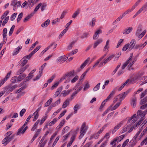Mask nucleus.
<instances>
[{"label":"nucleus","instance_id":"f257e3e1","mask_svg":"<svg viewBox=\"0 0 147 147\" xmlns=\"http://www.w3.org/2000/svg\"><path fill=\"white\" fill-rule=\"evenodd\" d=\"M140 109H146L145 111H142L141 110H139L137 112V116L136 114H134L131 117H129L128 119L127 123H134L138 119L139 117L141 118L143 117L144 119V117L147 113V103L141 106L140 107Z\"/></svg>","mask_w":147,"mask_h":147},{"label":"nucleus","instance_id":"f03ea898","mask_svg":"<svg viewBox=\"0 0 147 147\" xmlns=\"http://www.w3.org/2000/svg\"><path fill=\"white\" fill-rule=\"evenodd\" d=\"M144 120V118L143 117H142L134 125H132L131 124L125 125L122 127V129L121 131L122 133H123L127 131V133H128L131 132L134 129H136L139 126Z\"/></svg>","mask_w":147,"mask_h":147},{"label":"nucleus","instance_id":"7ed1b4c3","mask_svg":"<svg viewBox=\"0 0 147 147\" xmlns=\"http://www.w3.org/2000/svg\"><path fill=\"white\" fill-rule=\"evenodd\" d=\"M146 32V30L143 29L142 27L140 26L137 29L136 35L139 39H141L144 36Z\"/></svg>","mask_w":147,"mask_h":147},{"label":"nucleus","instance_id":"20e7f679","mask_svg":"<svg viewBox=\"0 0 147 147\" xmlns=\"http://www.w3.org/2000/svg\"><path fill=\"white\" fill-rule=\"evenodd\" d=\"M106 54H105L104 56L101 57V58L98 60L95 64H98L99 63L102 64L103 63L106 64L107 62L110 61L113 57H114V55H112L110 56L109 57H108L107 59L104 61L102 62H100V61L106 56Z\"/></svg>","mask_w":147,"mask_h":147},{"label":"nucleus","instance_id":"39448f33","mask_svg":"<svg viewBox=\"0 0 147 147\" xmlns=\"http://www.w3.org/2000/svg\"><path fill=\"white\" fill-rule=\"evenodd\" d=\"M88 129V127L86 125V123H84L82 125L80 129V135L79 138L81 139L84 136Z\"/></svg>","mask_w":147,"mask_h":147},{"label":"nucleus","instance_id":"423d86ee","mask_svg":"<svg viewBox=\"0 0 147 147\" xmlns=\"http://www.w3.org/2000/svg\"><path fill=\"white\" fill-rule=\"evenodd\" d=\"M143 129V128H140L139 129V131L137 132L136 134H135L134 138L133 139L131 140L129 142V144H131L133 146L135 145L137 143V141L136 140V139L138 136H139V134H140V133L141 132L142 130Z\"/></svg>","mask_w":147,"mask_h":147},{"label":"nucleus","instance_id":"0eeeda50","mask_svg":"<svg viewBox=\"0 0 147 147\" xmlns=\"http://www.w3.org/2000/svg\"><path fill=\"white\" fill-rule=\"evenodd\" d=\"M147 10V2L144 4L142 7L133 16V18H135L142 11L145 12Z\"/></svg>","mask_w":147,"mask_h":147},{"label":"nucleus","instance_id":"6e6552de","mask_svg":"<svg viewBox=\"0 0 147 147\" xmlns=\"http://www.w3.org/2000/svg\"><path fill=\"white\" fill-rule=\"evenodd\" d=\"M74 70H72L68 73H66L60 78V82L66 79V78L68 77L71 78L74 75Z\"/></svg>","mask_w":147,"mask_h":147},{"label":"nucleus","instance_id":"1a4fd4ad","mask_svg":"<svg viewBox=\"0 0 147 147\" xmlns=\"http://www.w3.org/2000/svg\"><path fill=\"white\" fill-rule=\"evenodd\" d=\"M144 39L147 40L143 44H140L139 45H136L134 47V49H139L140 50L142 49L146 45L147 43V34L144 38Z\"/></svg>","mask_w":147,"mask_h":147},{"label":"nucleus","instance_id":"9d476101","mask_svg":"<svg viewBox=\"0 0 147 147\" xmlns=\"http://www.w3.org/2000/svg\"><path fill=\"white\" fill-rule=\"evenodd\" d=\"M129 92V91H127L125 92H124L120 94L117 96L118 100L119 101V102H121V101L124 99Z\"/></svg>","mask_w":147,"mask_h":147},{"label":"nucleus","instance_id":"9b49d317","mask_svg":"<svg viewBox=\"0 0 147 147\" xmlns=\"http://www.w3.org/2000/svg\"><path fill=\"white\" fill-rule=\"evenodd\" d=\"M25 126L22 125L18 130L17 133V135H19L21 134H24L27 129V127L26 126L25 127Z\"/></svg>","mask_w":147,"mask_h":147},{"label":"nucleus","instance_id":"f8f14e48","mask_svg":"<svg viewBox=\"0 0 147 147\" xmlns=\"http://www.w3.org/2000/svg\"><path fill=\"white\" fill-rule=\"evenodd\" d=\"M137 103V97L133 95L131 99L130 100V104L131 106L133 107H135L136 106Z\"/></svg>","mask_w":147,"mask_h":147},{"label":"nucleus","instance_id":"ddd939ff","mask_svg":"<svg viewBox=\"0 0 147 147\" xmlns=\"http://www.w3.org/2000/svg\"><path fill=\"white\" fill-rule=\"evenodd\" d=\"M68 57H65V55L59 57L57 59L58 63L61 64L67 60Z\"/></svg>","mask_w":147,"mask_h":147},{"label":"nucleus","instance_id":"4468645a","mask_svg":"<svg viewBox=\"0 0 147 147\" xmlns=\"http://www.w3.org/2000/svg\"><path fill=\"white\" fill-rule=\"evenodd\" d=\"M28 66L25 65H22L21 66V68L16 73V75H19L23 73L28 67Z\"/></svg>","mask_w":147,"mask_h":147},{"label":"nucleus","instance_id":"2eb2a0df","mask_svg":"<svg viewBox=\"0 0 147 147\" xmlns=\"http://www.w3.org/2000/svg\"><path fill=\"white\" fill-rule=\"evenodd\" d=\"M133 55V54L132 53H131L130 54L129 59L124 64H128L129 63V64H133L134 63V62L136 60L135 59L132 60L131 59Z\"/></svg>","mask_w":147,"mask_h":147},{"label":"nucleus","instance_id":"dca6fc26","mask_svg":"<svg viewBox=\"0 0 147 147\" xmlns=\"http://www.w3.org/2000/svg\"><path fill=\"white\" fill-rule=\"evenodd\" d=\"M129 82V80L128 79L123 84V85L120 86H118L115 88L114 89H116V90H118L119 91H121L125 86L127 84H128Z\"/></svg>","mask_w":147,"mask_h":147},{"label":"nucleus","instance_id":"f3484780","mask_svg":"<svg viewBox=\"0 0 147 147\" xmlns=\"http://www.w3.org/2000/svg\"><path fill=\"white\" fill-rule=\"evenodd\" d=\"M72 91L71 89H69L67 90H64L61 92L60 96L63 97H65L69 95Z\"/></svg>","mask_w":147,"mask_h":147},{"label":"nucleus","instance_id":"a211bd4d","mask_svg":"<svg viewBox=\"0 0 147 147\" xmlns=\"http://www.w3.org/2000/svg\"><path fill=\"white\" fill-rule=\"evenodd\" d=\"M102 32L101 30L99 29L96 30L93 36V39L94 40L97 39L99 37V34H101Z\"/></svg>","mask_w":147,"mask_h":147},{"label":"nucleus","instance_id":"6ab92c4d","mask_svg":"<svg viewBox=\"0 0 147 147\" xmlns=\"http://www.w3.org/2000/svg\"><path fill=\"white\" fill-rule=\"evenodd\" d=\"M136 43V41L134 39H132L130 43L129 44V50H131L133 48H134Z\"/></svg>","mask_w":147,"mask_h":147},{"label":"nucleus","instance_id":"aec40b11","mask_svg":"<svg viewBox=\"0 0 147 147\" xmlns=\"http://www.w3.org/2000/svg\"><path fill=\"white\" fill-rule=\"evenodd\" d=\"M129 79V82L128 84H133L135 83L139 80V79L137 75H136L134 77L131 78L130 79Z\"/></svg>","mask_w":147,"mask_h":147},{"label":"nucleus","instance_id":"412c9836","mask_svg":"<svg viewBox=\"0 0 147 147\" xmlns=\"http://www.w3.org/2000/svg\"><path fill=\"white\" fill-rule=\"evenodd\" d=\"M11 138H8L5 137L2 141V143L4 146H5L11 140Z\"/></svg>","mask_w":147,"mask_h":147},{"label":"nucleus","instance_id":"4be33fe9","mask_svg":"<svg viewBox=\"0 0 147 147\" xmlns=\"http://www.w3.org/2000/svg\"><path fill=\"white\" fill-rule=\"evenodd\" d=\"M123 121H121L116 126H115L113 129L112 131V133H114L116 130H117L123 125Z\"/></svg>","mask_w":147,"mask_h":147},{"label":"nucleus","instance_id":"5701e85b","mask_svg":"<svg viewBox=\"0 0 147 147\" xmlns=\"http://www.w3.org/2000/svg\"><path fill=\"white\" fill-rule=\"evenodd\" d=\"M116 91V89H114L111 92L109 95L106 99L105 101L109 100L114 95Z\"/></svg>","mask_w":147,"mask_h":147},{"label":"nucleus","instance_id":"b1692460","mask_svg":"<svg viewBox=\"0 0 147 147\" xmlns=\"http://www.w3.org/2000/svg\"><path fill=\"white\" fill-rule=\"evenodd\" d=\"M110 40H108L106 43L105 45L103 48V51L105 52H107L109 51V44Z\"/></svg>","mask_w":147,"mask_h":147},{"label":"nucleus","instance_id":"393cba45","mask_svg":"<svg viewBox=\"0 0 147 147\" xmlns=\"http://www.w3.org/2000/svg\"><path fill=\"white\" fill-rule=\"evenodd\" d=\"M121 102H119L116 103L113 106V107L112 105H111L110 106H111V108H110V110L111 111H113L116 110L121 105Z\"/></svg>","mask_w":147,"mask_h":147},{"label":"nucleus","instance_id":"a878e982","mask_svg":"<svg viewBox=\"0 0 147 147\" xmlns=\"http://www.w3.org/2000/svg\"><path fill=\"white\" fill-rule=\"evenodd\" d=\"M103 41L102 39L100 38L98 39L94 43L93 45V48H96V47L100 44Z\"/></svg>","mask_w":147,"mask_h":147},{"label":"nucleus","instance_id":"bb28decb","mask_svg":"<svg viewBox=\"0 0 147 147\" xmlns=\"http://www.w3.org/2000/svg\"><path fill=\"white\" fill-rule=\"evenodd\" d=\"M133 30V28L129 27L126 28L123 31V34H127L131 32Z\"/></svg>","mask_w":147,"mask_h":147},{"label":"nucleus","instance_id":"cd10ccee","mask_svg":"<svg viewBox=\"0 0 147 147\" xmlns=\"http://www.w3.org/2000/svg\"><path fill=\"white\" fill-rule=\"evenodd\" d=\"M22 46L20 45L16 48L13 51V55H17L19 52L22 49Z\"/></svg>","mask_w":147,"mask_h":147},{"label":"nucleus","instance_id":"c85d7f7f","mask_svg":"<svg viewBox=\"0 0 147 147\" xmlns=\"http://www.w3.org/2000/svg\"><path fill=\"white\" fill-rule=\"evenodd\" d=\"M76 41V40H74L70 42L67 47V50H70L72 49Z\"/></svg>","mask_w":147,"mask_h":147},{"label":"nucleus","instance_id":"c756f323","mask_svg":"<svg viewBox=\"0 0 147 147\" xmlns=\"http://www.w3.org/2000/svg\"><path fill=\"white\" fill-rule=\"evenodd\" d=\"M62 89V88L61 87L57 89V91L54 95V98H56L57 97L61 91Z\"/></svg>","mask_w":147,"mask_h":147},{"label":"nucleus","instance_id":"7c9ffc66","mask_svg":"<svg viewBox=\"0 0 147 147\" xmlns=\"http://www.w3.org/2000/svg\"><path fill=\"white\" fill-rule=\"evenodd\" d=\"M50 23V20L49 19L47 20L44 22L42 23L41 25V26L43 28H46L47 27L49 24Z\"/></svg>","mask_w":147,"mask_h":147},{"label":"nucleus","instance_id":"2f4dec72","mask_svg":"<svg viewBox=\"0 0 147 147\" xmlns=\"http://www.w3.org/2000/svg\"><path fill=\"white\" fill-rule=\"evenodd\" d=\"M26 76V75L24 74L20 75L18 77L17 81L18 82L21 81L25 78Z\"/></svg>","mask_w":147,"mask_h":147},{"label":"nucleus","instance_id":"473e14b6","mask_svg":"<svg viewBox=\"0 0 147 147\" xmlns=\"http://www.w3.org/2000/svg\"><path fill=\"white\" fill-rule=\"evenodd\" d=\"M142 0H138L135 4L132 7L131 10L132 11L136 7Z\"/></svg>","mask_w":147,"mask_h":147},{"label":"nucleus","instance_id":"72a5a7b5","mask_svg":"<svg viewBox=\"0 0 147 147\" xmlns=\"http://www.w3.org/2000/svg\"><path fill=\"white\" fill-rule=\"evenodd\" d=\"M61 99L59 98L54 103L52 104L51 106L50 107H51V108L54 107L55 106H57L60 103Z\"/></svg>","mask_w":147,"mask_h":147},{"label":"nucleus","instance_id":"f704fd0d","mask_svg":"<svg viewBox=\"0 0 147 147\" xmlns=\"http://www.w3.org/2000/svg\"><path fill=\"white\" fill-rule=\"evenodd\" d=\"M69 104V101L68 99H66L63 103L62 105V108H65L67 107Z\"/></svg>","mask_w":147,"mask_h":147},{"label":"nucleus","instance_id":"c9c22d12","mask_svg":"<svg viewBox=\"0 0 147 147\" xmlns=\"http://www.w3.org/2000/svg\"><path fill=\"white\" fill-rule=\"evenodd\" d=\"M21 2L19 1L16 3V4L13 6V10L14 11H15L18 8V7H19L20 6L21 4Z\"/></svg>","mask_w":147,"mask_h":147},{"label":"nucleus","instance_id":"e433bc0d","mask_svg":"<svg viewBox=\"0 0 147 147\" xmlns=\"http://www.w3.org/2000/svg\"><path fill=\"white\" fill-rule=\"evenodd\" d=\"M80 9H78L73 14L72 16V18H76L77 16L80 13Z\"/></svg>","mask_w":147,"mask_h":147},{"label":"nucleus","instance_id":"4c0bfd02","mask_svg":"<svg viewBox=\"0 0 147 147\" xmlns=\"http://www.w3.org/2000/svg\"><path fill=\"white\" fill-rule=\"evenodd\" d=\"M132 11L131 10L129 9H128L125 12L123 13L122 15H120L119 17L121 18V19L124 17L126 15L128 14L129 13L131 12Z\"/></svg>","mask_w":147,"mask_h":147},{"label":"nucleus","instance_id":"58836bf2","mask_svg":"<svg viewBox=\"0 0 147 147\" xmlns=\"http://www.w3.org/2000/svg\"><path fill=\"white\" fill-rule=\"evenodd\" d=\"M32 116H33L34 117H33V119L32 120L33 121H35L38 118L39 116V114L34 112L33 114L32 115Z\"/></svg>","mask_w":147,"mask_h":147},{"label":"nucleus","instance_id":"ea45409f","mask_svg":"<svg viewBox=\"0 0 147 147\" xmlns=\"http://www.w3.org/2000/svg\"><path fill=\"white\" fill-rule=\"evenodd\" d=\"M27 87V85L26 84H24L23 86L20 88L18 90L16 91V93H18L21 92L24 89L26 88Z\"/></svg>","mask_w":147,"mask_h":147},{"label":"nucleus","instance_id":"a19ab883","mask_svg":"<svg viewBox=\"0 0 147 147\" xmlns=\"http://www.w3.org/2000/svg\"><path fill=\"white\" fill-rule=\"evenodd\" d=\"M39 120H37V121L35 123L33 127L31 129V130L32 131H34L37 128V125L39 123Z\"/></svg>","mask_w":147,"mask_h":147},{"label":"nucleus","instance_id":"79ce46f5","mask_svg":"<svg viewBox=\"0 0 147 147\" xmlns=\"http://www.w3.org/2000/svg\"><path fill=\"white\" fill-rule=\"evenodd\" d=\"M90 85L89 82L88 81L86 82L84 85V91H86L90 88Z\"/></svg>","mask_w":147,"mask_h":147},{"label":"nucleus","instance_id":"37998d69","mask_svg":"<svg viewBox=\"0 0 147 147\" xmlns=\"http://www.w3.org/2000/svg\"><path fill=\"white\" fill-rule=\"evenodd\" d=\"M80 106L78 104H76L74 107V114H76L77 113V111L80 109Z\"/></svg>","mask_w":147,"mask_h":147},{"label":"nucleus","instance_id":"c03bdc74","mask_svg":"<svg viewBox=\"0 0 147 147\" xmlns=\"http://www.w3.org/2000/svg\"><path fill=\"white\" fill-rule=\"evenodd\" d=\"M125 136V135H122L116 138V139L117 141V143H118L119 142H120L121 140H122L124 138Z\"/></svg>","mask_w":147,"mask_h":147},{"label":"nucleus","instance_id":"a18cd8bd","mask_svg":"<svg viewBox=\"0 0 147 147\" xmlns=\"http://www.w3.org/2000/svg\"><path fill=\"white\" fill-rule=\"evenodd\" d=\"M92 60L89 58H87L82 64H90L92 61Z\"/></svg>","mask_w":147,"mask_h":147},{"label":"nucleus","instance_id":"49530a36","mask_svg":"<svg viewBox=\"0 0 147 147\" xmlns=\"http://www.w3.org/2000/svg\"><path fill=\"white\" fill-rule=\"evenodd\" d=\"M53 100V99L51 98L49 100H47L45 104L44 107H47L50 105Z\"/></svg>","mask_w":147,"mask_h":147},{"label":"nucleus","instance_id":"de8ad7c7","mask_svg":"<svg viewBox=\"0 0 147 147\" xmlns=\"http://www.w3.org/2000/svg\"><path fill=\"white\" fill-rule=\"evenodd\" d=\"M47 118V116L46 115L44 117L42 118L41 120H39V123L40 125H42L43 123L45 122V121L46 120Z\"/></svg>","mask_w":147,"mask_h":147},{"label":"nucleus","instance_id":"09e8293b","mask_svg":"<svg viewBox=\"0 0 147 147\" xmlns=\"http://www.w3.org/2000/svg\"><path fill=\"white\" fill-rule=\"evenodd\" d=\"M79 77L78 76H75L71 80V83H74L76 82L78 79Z\"/></svg>","mask_w":147,"mask_h":147},{"label":"nucleus","instance_id":"8fccbe9b","mask_svg":"<svg viewBox=\"0 0 147 147\" xmlns=\"http://www.w3.org/2000/svg\"><path fill=\"white\" fill-rule=\"evenodd\" d=\"M95 21V18H93L92 19V20L90 22L89 24L92 27H93L94 26Z\"/></svg>","mask_w":147,"mask_h":147},{"label":"nucleus","instance_id":"3c124183","mask_svg":"<svg viewBox=\"0 0 147 147\" xmlns=\"http://www.w3.org/2000/svg\"><path fill=\"white\" fill-rule=\"evenodd\" d=\"M90 69V67L88 68L87 70L82 74L80 77V80H82L85 77L87 72Z\"/></svg>","mask_w":147,"mask_h":147},{"label":"nucleus","instance_id":"603ef678","mask_svg":"<svg viewBox=\"0 0 147 147\" xmlns=\"http://www.w3.org/2000/svg\"><path fill=\"white\" fill-rule=\"evenodd\" d=\"M12 131H9L5 134V136L6 137H7V138L12 139V138L11 136L10 137V136L12 134Z\"/></svg>","mask_w":147,"mask_h":147},{"label":"nucleus","instance_id":"864d4df0","mask_svg":"<svg viewBox=\"0 0 147 147\" xmlns=\"http://www.w3.org/2000/svg\"><path fill=\"white\" fill-rule=\"evenodd\" d=\"M60 81V79L58 81L55 83V84L52 86L51 89V90H53L54 88H57L58 86V85L59 83L61 82Z\"/></svg>","mask_w":147,"mask_h":147},{"label":"nucleus","instance_id":"5fc2aeb1","mask_svg":"<svg viewBox=\"0 0 147 147\" xmlns=\"http://www.w3.org/2000/svg\"><path fill=\"white\" fill-rule=\"evenodd\" d=\"M78 86L77 85L75 86L73 88V90H76V91L78 93L82 89V87L81 86L79 88H78Z\"/></svg>","mask_w":147,"mask_h":147},{"label":"nucleus","instance_id":"6e6d98bb","mask_svg":"<svg viewBox=\"0 0 147 147\" xmlns=\"http://www.w3.org/2000/svg\"><path fill=\"white\" fill-rule=\"evenodd\" d=\"M58 119L56 118H54L53 120L50 122L49 124V125L50 126L53 125L57 121Z\"/></svg>","mask_w":147,"mask_h":147},{"label":"nucleus","instance_id":"4d7b16f0","mask_svg":"<svg viewBox=\"0 0 147 147\" xmlns=\"http://www.w3.org/2000/svg\"><path fill=\"white\" fill-rule=\"evenodd\" d=\"M147 89H146L144 91L142 92L140 94V98H142L144 97L147 94Z\"/></svg>","mask_w":147,"mask_h":147},{"label":"nucleus","instance_id":"13d9d810","mask_svg":"<svg viewBox=\"0 0 147 147\" xmlns=\"http://www.w3.org/2000/svg\"><path fill=\"white\" fill-rule=\"evenodd\" d=\"M28 60L24 57L20 61L21 64H25L27 62Z\"/></svg>","mask_w":147,"mask_h":147},{"label":"nucleus","instance_id":"bf43d9fd","mask_svg":"<svg viewBox=\"0 0 147 147\" xmlns=\"http://www.w3.org/2000/svg\"><path fill=\"white\" fill-rule=\"evenodd\" d=\"M9 16H7L5 18L4 20L3 21V22L2 24L3 26H4L7 23L8 20H9Z\"/></svg>","mask_w":147,"mask_h":147},{"label":"nucleus","instance_id":"052dcab7","mask_svg":"<svg viewBox=\"0 0 147 147\" xmlns=\"http://www.w3.org/2000/svg\"><path fill=\"white\" fill-rule=\"evenodd\" d=\"M147 102V96L142 99L140 101V104L141 105L144 104Z\"/></svg>","mask_w":147,"mask_h":147},{"label":"nucleus","instance_id":"680f3d73","mask_svg":"<svg viewBox=\"0 0 147 147\" xmlns=\"http://www.w3.org/2000/svg\"><path fill=\"white\" fill-rule=\"evenodd\" d=\"M41 47L40 46H39L35 48L31 52L33 55Z\"/></svg>","mask_w":147,"mask_h":147},{"label":"nucleus","instance_id":"e2e57ef3","mask_svg":"<svg viewBox=\"0 0 147 147\" xmlns=\"http://www.w3.org/2000/svg\"><path fill=\"white\" fill-rule=\"evenodd\" d=\"M100 83H98L96 85L94 88L93 91H96L99 89Z\"/></svg>","mask_w":147,"mask_h":147},{"label":"nucleus","instance_id":"0e129e2a","mask_svg":"<svg viewBox=\"0 0 147 147\" xmlns=\"http://www.w3.org/2000/svg\"><path fill=\"white\" fill-rule=\"evenodd\" d=\"M57 46V44L55 43H52L47 47H49V49L51 47H52V46H53V49L54 50L56 48Z\"/></svg>","mask_w":147,"mask_h":147},{"label":"nucleus","instance_id":"69168bd1","mask_svg":"<svg viewBox=\"0 0 147 147\" xmlns=\"http://www.w3.org/2000/svg\"><path fill=\"white\" fill-rule=\"evenodd\" d=\"M47 5V4L45 3H41V11H43L45 9Z\"/></svg>","mask_w":147,"mask_h":147},{"label":"nucleus","instance_id":"338daca9","mask_svg":"<svg viewBox=\"0 0 147 147\" xmlns=\"http://www.w3.org/2000/svg\"><path fill=\"white\" fill-rule=\"evenodd\" d=\"M11 74V71H9L8 73H7V75L4 79V81H6L8 80V79H9V78Z\"/></svg>","mask_w":147,"mask_h":147},{"label":"nucleus","instance_id":"774afa93","mask_svg":"<svg viewBox=\"0 0 147 147\" xmlns=\"http://www.w3.org/2000/svg\"><path fill=\"white\" fill-rule=\"evenodd\" d=\"M23 16V13H21L18 15L17 18V22L18 23L20 20L22 18Z\"/></svg>","mask_w":147,"mask_h":147}]
</instances>
